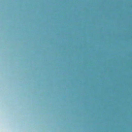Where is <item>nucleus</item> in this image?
I'll list each match as a JSON object with an SVG mask.
<instances>
[{
	"instance_id": "obj_1",
	"label": "nucleus",
	"mask_w": 132,
	"mask_h": 132,
	"mask_svg": "<svg viewBox=\"0 0 132 132\" xmlns=\"http://www.w3.org/2000/svg\"><path fill=\"white\" fill-rule=\"evenodd\" d=\"M122 116H123V115H122ZM128 116H130V115H128Z\"/></svg>"
},
{
	"instance_id": "obj_2",
	"label": "nucleus",
	"mask_w": 132,
	"mask_h": 132,
	"mask_svg": "<svg viewBox=\"0 0 132 132\" xmlns=\"http://www.w3.org/2000/svg\"><path fill=\"white\" fill-rule=\"evenodd\" d=\"M106 116H107L108 115H106Z\"/></svg>"
},
{
	"instance_id": "obj_3",
	"label": "nucleus",
	"mask_w": 132,
	"mask_h": 132,
	"mask_svg": "<svg viewBox=\"0 0 132 132\" xmlns=\"http://www.w3.org/2000/svg\"><path fill=\"white\" fill-rule=\"evenodd\" d=\"M116 116H117V115H116Z\"/></svg>"
}]
</instances>
